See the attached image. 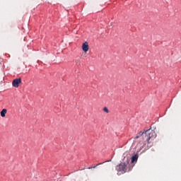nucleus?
<instances>
[{"instance_id": "nucleus-1", "label": "nucleus", "mask_w": 181, "mask_h": 181, "mask_svg": "<svg viewBox=\"0 0 181 181\" xmlns=\"http://www.w3.org/2000/svg\"><path fill=\"white\" fill-rule=\"evenodd\" d=\"M141 136H143L144 141L146 142L149 143L151 139H153V138H156V133L153 130L148 129L145 132H140L134 139H138V138H140Z\"/></svg>"}, {"instance_id": "nucleus-2", "label": "nucleus", "mask_w": 181, "mask_h": 181, "mask_svg": "<svg viewBox=\"0 0 181 181\" xmlns=\"http://www.w3.org/2000/svg\"><path fill=\"white\" fill-rule=\"evenodd\" d=\"M128 161L127 163H122L119 165L116 166V170L117 172H121V173H126L127 170H128Z\"/></svg>"}, {"instance_id": "nucleus-3", "label": "nucleus", "mask_w": 181, "mask_h": 181, "mask_svg": "<svg viewBox=\"0 0 181 181\" xmlns=\"http://www.w3.org/2000/svg\"><path fill=\"white\" fill-rule=\"evenodd\" d=\"M21 83H22V78H16L13 81L12 86L13 87L18 88V87H19V84H21Z\"/></svg>"}, {"instance_id": "nucleus-4", "label": "nucleus", "mask_w": 181, "mask_h": 181, "mask_svg": "<svg viewBox=\"0 0 181 181\" xmlns=\"http://www.w3.org/2000/svg\"><path fill=\"white\" fill-rule=\"evenodd\" d=\"M82 49L83 50V52H85V53H87V52H88V42H86L83 44Z\"/></svg>"}, {"instance_id": "nucleus-5", "label": "nucleus", "mask_w": 181, "mask_h": 181, "mask_svg": "<svg viewBox=\"0 0 181 181\" xmlns=\"http://www.w3.org/2000/svg\"><path fill=\"white\" fill-rule=\"evenodd\" d=\"M138 160V154H135L132 157V163H134V162H136Z\"/></svg>"}, {"instance_id": "nucleus-6", "label": "nucleus", "mask_w": 181, "mask_h": 181, "mask_svg": "<svg viewBox=\"0 0 181 181\" xmlns=\"http://www.w3.org/2000/svg\"><path fill=\"white\" fill-rule=\"evenodd\" d=\"M6 112H7L6 109H3L1 112V117H2V118H4L6 114Z\"/></svg>"}, {"instance_id": "nucleus-7", "label": "nucleus", "mask_w": 181, "mask_h": 181, "mask_svg": "<svg viewBox=\"0 0 181 181\" xmlns=\"http://www.w3.org/2000/svg\"><path fill=\"white\" fill-rule=\"evenodd\" d=\"M103 111H104L105 112H106L107 114H109V113H110V110H108V108H107V107H105L103 108Z\"/></svg>"}, {"instance_id": "nucleus-8", "label": "nucleus", "mask_w": 181, "mask_h": 181, "mask_svg": "<svg viewBox=\"0 0 181 181\" xmlns=\"http://www.w3.org/2000/svg\"><path fill=\"white\" fill-rule=\"evenodd\" d=\"M99 165H100V164L99 163L93 167H89L88 169H95V168H97V166H98Z\"/></svg>"}]
</instances>
